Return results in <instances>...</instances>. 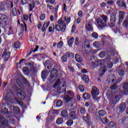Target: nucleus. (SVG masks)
I'll return each instance as SVG.
<instances>
[{"label":"nucleus","mask_w":128,"mask_h":128,"mask_svg":"<svg viewBox=\"0 0 128 128\" xmlns=\"http://www.w3.org/2000/svg\"><path fill=\"white\" fill-rule=\"evenodd\" d=\"M86 28L88 32H94V27L90 23H87L86 24Z\"/></svg>","instance_id":"19"},{"label":"nucleus","mask_w":128,"mask_h":128,"mask_svg":"<svg viewBox=\"0 0 128 128\" xmlns=\"http://www.w3.org/2000/svg\"><path fill=\"white\" fill-rule=\"evenodd\" d=\"M123 88L124 90L123 94L128 96V82L124 83L123 84Z\"/></svg>","instance_id":"17"},{"label":"nucleus","mask_w":128,"mask_h":128,"mask_svg":"<svg viewBox=\"0 0 128 128\" xmlns=\"http://www.w3.org/2000/svg\"><path fill=\"white\" fill-rule=\"evenodd\" d=\"M33 52H34V48H31V50H28L27 52L26 58H28V56H30V54H32Z\"/></svg>","instance_id":"53"},{"label":"nucleus","mask_w":128,"mask_h":128,"mask_svg":"<svg viewBox=\"0 0 128 128\" xmlns=\"http://www.w3.org/2000/svg\"><path fill=\"white\" fill-rule=\"evenodd\" d=\"M29 6H30V8H29L30 12H32L34 10V8H36V2H34V0H32V4H29Z\"/></svg>","instance_id":"25"},{"label":"nucleus","mask_w":128,"mask_h":128,"mask_svg":"<svg viewBox=\"0 0 128 128\" xmlns=\"http://www.w3.org/2000/svg\"><path fill=\"white\" fill-rule=\"evenodd\" d=\"M118 4L120 6H122V8H126V4L124 2V1H118Z\"/></svg>","instance_id":"30"},{"label":"nucleus","mask_w":128,"mask_h":128,"mask_svg":"<svg viewBox=\"0 0 128 128\" xmlns=\"http://www.w3.org/2000/svg\"><path fill=\"white\" fill-rule=\"evenodd\" d=\"M104 60H98L96 62V65L97 66H102L104 64Z\"/></svg>","instance_id":"23"},{"label":"nucleus","mask_w":128,"mask_h":128,"mask_svg":"<svg viewBox=\"0 0 128 128\" xmlns=\"http://www.w3.org/2000/svg\"><path fill=\"white\" fill-rule=\"evenodd\" d=\"M22 72L26 76H28V74H30V70H28V67H24L22 68Z\"/></svg>","instance_id":"27"},{"label":"nucleus","mask_w":128,"mask_h":128,"mask_svg":"<svg viewBox=\"0 0 128 128\" xmlns=\"http://www.w3.org/2000/svg\"><path fill=\"white\" fill-rule=\"evenodd\" d=\"M116 14L114 12L112 13L110 16V22L108 24L110 28H114L116 26Z\"/></svg>","instance_id":"3"},{"label":"nucleus","mask_w":128,"mask_h":128,"mask_svg":"<svg viewBox=\"0 0 128 128\" xmlns=\"http://www.w3.org/2000/svg\"><path fill=\"white\" fill-rule=\"evenodd\" d=\"M106 72V66H104L103 67L100 68V76H102L103 74H104Z\"/></svg>","instance_id":"20"},{"label":"nucleus","mask_w":128,"mask_h":128,"mask_svg":"<svg viewBox=\"0 0 128 128\" xmlns=\"http://www.w3.org/2000/svg\"><path fill=\"white\" fill-rule=\"evenodd\" d=\"M69 116L72 118V120H76V112L72 111L70 112L69 114Z\"/></svg>","instance_id":"24"},{"label":"nucleus","mask_w":128,"mask_h":128,"mask_svg":"<svg viewBox=\"0 0 128 128\" xmlns=\"http://www.w3.org/2000/svg\"><path fill=\"white\" fill-rule=\"evenodd\" d=\"M96 26L100 30H102L104 28H106V24L104 22L102 18H98L96 20Z\"/></svg>","instance_id":"8"},{"label":"nucleus","mask_w":128,"mask_h":128,"mask_svg":"<svg viewBox=\"0 0 128 128\" xmlns=\"http://www.w3.org/2000/svg\"><path fill=\"white\" fill-rule=\"evenodd\" d=\"M122 26L124 28H128V20H124L122 23Z\"/></svg>","instance_id":"46"},{"label":"nucleus","mask_w":128,"mask_h":128,"mask_svg":"<svg viewBox=\"0 0 128 128\" xmlns=\"http://www.w3.org/2000/svg\"><path fill=\"white\" fill-rule=\"evenodd\" d=\"M58 92L59 94H62V92H64L66 91V88H60L58 90Z\"/></svg>","instance_id":"51"},{"label":"nucleus","mask_w":128,"mask_h":128,"mask_svg":"<svg viewBox=\"0 0 128 128\" xmlns=\"http://www.w3.org/2000/svg\"><path fill=\"white\" fill-rule=\"evenodd\" d=\"M74 38L72 37V38H70L68 40V46H72V44H74Z\"/></svg>","instance_id":"36"},{"label":"nucleus","mask_w":128,"mask_h":128,"mask_svg":"<svg viewBox=\"0 0 128 128\" xmlns=\"http://www.w3.org/2000/svg\"><path fill=\"white\" fill-rule=\"evenodd\" d=\"M12 93L8 92L6 94V98H12Z\"/></svg>","instance_id":"63"},{"label":"nucleus","mask_w":128,"mask_h":128,"mask_svg":"<svg viewBox=\"0 0 128 128\" xmlns=\"http://www.w3.org/2000/svg\"><path fill=\"white\" fill-rule=\"evenodd\" d=\"M74 53L66 52L61 57V60L62 62H66L68 58H70V56H74Z\"/></svg>","instance_id":"11"},{"label":"nucleus","mask_w":128,"mask_h":128,"mask_svg":"<svg viewBox=\"0 0 128 128\" xmlns=\"http://www.w3.org/2000/svg\"><path fill=\"white\" fill-rule=\"evenodd\" d=\"M8 22V16L4 14H0V26H5Z\"/></svg>","instance_id":"9"},{"label":"nucleus","mask_w":128,"mask_h":128,"mask_svg":"<svg viewBox=\"0 0 128 128\" xmlns=\"http://www.w3.org/2000/svg\"><path fill=\"white\" fill-rule=\"evenodd\" d=\"M66 124H67L68 126H72L74 124V120H68L66 122Z\"/></svg>","instance_id":"40"},{"label":"nucleus","mask_w":128,"mask_h":128,"mask_svg":"<svg viewBox=\"0 0 128 128\" xmlns=\"http://www.w3.org/2000/svg\"><path fill=\"white\" fill-rule=\"evenodd\" d=\"M44 66L47 70H44L42 72L41 78L43 80H46V78H48V76L50 72L52 70V64L50 63V60H46Z\"/></svg>","instance_id":"1"},{"label":"nucleus","mask_w":128,"mask_h":128,"mask_svg":"<svg viewBox=\"0 0 128 128\" xmlns=\"http://www.w3.org/2000/svg\"><path fill=\"white\" fill-rule=\"evenodd\" d=\"M78 88L81 92H84V86L80 84L78 86Z\"/></svg>","instance_id":"54"},{"label":"nucleus","mask_w":128,"mask_h":128,"mask_svg":"<svg viewBox=\"0 0 128 128\" xmlns=\"http://www.w3.org/2000/svg\"><path fill=\"white\" fill-rule=\"evenodd\" d=\"M118 86H116V83L110 86L112 90H116Z\"/></svg>","instance_id":"56"},{"label":"nucleus","mask_w":128,"mask_h":128,"mask_svg":"<svg viewBox=\"0 0 128 128\" xmlns=\"http://www.w3.org/2000/svg\"><path fill=\"white\" fill-rule=\"evenodd\" d=\"M82 80L84 82L85 84H88L90 82V77H88V76L84 74L82 76Z\"/></svg>","instance_id":"22"},{"label":"nucleus","mask_w":128,"mask_h":128,"mask_svg":"<svg viewBox=\"0 0 128 128\" xmlns=\"http://www.w3.org/2000/svg\"><path fill=\"white\" fill-rule=\"evenodd\" d=\"M75 59L76 62H82V58L80 57V54H76L75 55Z\"/></svg>","instance_id":"28"},{"label":"nucleus","mask_w":128,"mask_h":128,"mask_svg":"<svg viewBox=\"0 0 128 128\" xmlns=\"http://www.w3.org/2000/svg\"><path fill=\"white\" fill-rule=\"evenodd\" d=\"M64 21L62 20V18L59 19L58 20V24H60V26H64Z\"/></svg>","instance_id":"59"},{"label":"nucleus","mask_w":128,"mask_h":128,"mask_svg":"<svg viewBox=\"0 0 128 128\" xmlns=\"http://www.w3.org/2000/svg\"><path fill=\"white\" fill-rule=\"evenodd\" d=\"M6 10V6H4V4H0V11L4 12V10Z\"/></svg>","instance_id":"50"},{"label":"nucleus","mask_w":128,"mask_h":128,"mask_svg":"<svg viewBox=\"0 0 128 128\" xmlns=\"http://www.w3.org/2000/svg\"><path fill=\"white\" fill-rule=\"evenodd\" d=\"M62 46H64V42L62 41H60L57 44V48L60 50V48H62Z\"/></svg>","instance_id":"41"},{"label":"nucleus","mask_w":128,"mask_h":128,"mask_svg":"<svg viewBox=\"0 0 128 128\" xmlns=\"http://www.w3.org/2000/svg\"><path fill=\"white\" fill-rule=\"evenodd\" d=\"M2 58L4 60V62H8L10 58V52H6V49H5L3 52Z\"/></svg>","instance_id":"10"},{"label":"nucleus","mask_w":128,"mask_h":128,"mask_svg":"<svg viewBox=\"0 0 128 128\" xmlns=\"http://www.w3.org/2000/svg\"><path fill=\"white\" fill-rule=\"evenodd\" d=\"M83 119L84 122H86V124H88V126H90L91 124H90V119L88 118V117L86 116H84Z\"/></svg>","instance_id":"35"},{"label":"nucleus","mask_w":128,"mask_h":128,"mask_svg":"<svg viewBox=\"0 0 128 128\" xmlns=\"http://www.w3.org/2000/svg\"><path fill=\"white\" fill-rule=\"evenodd\" d=\"M100 18L102 20H103V22H104L106 24L108 20V16L102 15L101 16Z\"/></svg>","instance_id":"33"},{"label":"nucleus","mask_w":128,"mask_h":128,"mask_svg":"<svg viewBox=\"0 0 128 128\" xmlns=\"http://www.w3.org/2000/svg\"><path fill=\"white\" fill-rule=\"evenodd\" d=\"M126 108V104L125 102L121 103L118 106L116 107V112L118 114H122Z\"/></svg>","instance_id":"4"},{"label":"nucleus","mask_w":128,"mask_h":128,"mask_svg":"<svg viewBox=\"0 0 128 128\" xmlns=\"http://www.w3.org/2000/svg\"><path fill=\"white\" fill-rule=\"evenodd\" d=\"M49 114H58V110L50 109L49 111Z\"/></svg>","instance_id":"57"},{"label":"nucleus","mask_w":128,"mask_h":128,"mask_svg":"<svg viewBox=\"0 0 128 128\" xmlns=\"http://www.w3.org/2000/svg\"><path fill=\"white\" fill-rule=\"evenodd\" d=\"M116 126V124L114 121H111L109 123V126L110 128H114V126Z\"/></svg>","instance_id":"44"},{"label":"nucleus","mask_w":128,"mask_h":128,"mask_svg":"<svg viewBox=\"0 0 128 128\" xmlns=\"http://www.w3.org/2000/svg\"><path fill=\"white\" fill-rule=\"evenodd\" d=\"M28 66H30V71L32 72H36V67H34V66L32 64V63L29 62Z\"/></svg>","instance_id":"29"},{"label":"nucleus","mask_w":128,"mask_h":128,"mask_svg":"<svg viewBox=\"0 0 128 128\" xmlns=\"http://www.w3.org/2000/svg\"><path fill=\"white\" fill-rule=\"evenodd\" d=\"M114 2V0H110L107 1L106 4H108V6H112Z\"/></svg>","instance_id":"61"},{"label":"nucleus","mask_w":128,"mask_h":128,"mask_svg":"<svg viewBox=\"0 0 128 128\" xmlns=\"http://www.w3.org/2000/svg\"><path fill=\"white\" fill-rule=\"evenodd\" d=\"M107 80L109 84H112L114 82V75L110 74L107 78Z\"/></svg>","instance_id":"16"},{"label":"nucleus","mask_w":128,"mask_h":128,"mask_svg":"<svg viewBox=\"0 0 128 128\" xmlns=\"http://www.w3.org/2000/svg\"><path fill=\"white\" fill-rule=\"evenodd\" d=\"M100 120L102 122L103 124H108V118H106V117L101 118Z\"/></svg>","instance_id":"34"},{"label":"nucleus","mask_w":128,"mask_h":128,"mask_svg":"<svg viewBox=\"0 0 128 128\" xmlns=\"http://www.w3.org/2000/svg\"><path fill=\"white\" fill-rule=\"evenodd\" d=\"M56 106L58 108H60L62 106V100H58L56 102Z\"/></svg>","instance_id":"42"},{"label":"nucleus","mask_w":128,"mask_h":128,"mask_svg":"<svg viewBox=\"0 0 128 128\" xmlns=\"http://www.w3.org/2000/svg\"><path fill=\"white\" fill-rule=\"evenodd\" d=\"M40 20H44L46 18V15L42 13L40 15Z\"/></svg>","instance_id":"60"},{"label":"nucleus","mask_w":128,"mask_h":128,"mask_svg":"<svg viewBox=\"0 0 128 128\" xmlns=\"http://www.w3.org/2000/svg\"><path fill=\"white\" fill-rule=\"evenodd\" d=\"M2 112L4 114H8V109L6 108H4L2 110Z\"/></svg>","instance_id":"47"},{"label":"nucleus","mask_w":128,"mask_h":128,"mask_svg":"<svg viewBox=\"0 0 128 128\" xmlns=\"http://www.w3.org/2000/svg\"><path fill=\"white\" fill-rule=\"evenodd\" d=\"M49 26H50V21H48V22H44L41 29L42 32H44V31L46 30V29L48 28Z\"/></svg>","instance_id":"15"},{"label":"nucleus","mask_w":128,"mask_h":128,"mask_svg":"<svg viewBox=\"0 0 128 128\" xmlns=\"http://www.w3.org/2000/svg\"><path fill=\"white\" fill-rule=\"evenodd\" d=\"M20 42L18 41H17L14 42V44H13L12 45V48H16V50H18V48H20Z\"/></svg>","instance_id":"32"},{"label":"nucleus","mask_w":128,"mask_h":128,"mask_svg":"<svg viewBox=\"0 0 128 128\" xmlns=\"http://www.w3.org/2000/svg\"><path fill=\"white\" fill-rule=\"evenodd\" d=\"M126 12L124 11H120L119 12V22L121 24L122 22V20H124V14Z\"/></svg>","instance_id":"14"},{"label":"nucleus","mask_w":128,"mask_h":128,"mask_svg":"<svg viewBox=\"0 0 128 128\" xmlns=\"http://www.w3.org/2000/svg\"><path fill=\"white\" fill-rule=\"evenodd\" d=\"M80 112L82 114H86V108H80Z\"/></svg>","instance_id":"62"},{"label":"nucleus","mask_w":128,"mask_h":128,"mask_svg":"<svg viewBox=\"0 0 128 128\" xmlns=\"http://www.w3.org/2000/svg\"><path fill=\"white\" fill-rule=\"evenodd\" d=\"M91 94L94 100H96V96L100 94V90H98L96 86H93L91 90Z\"/></svg>","instance_id":"5"},{"label":"nucleus","mask_w":128,"mask_h":128,"mask_svg":"<svg viewBox=\"0 0 128 128\" xmlns=\"http://www.w3.org/2000/svg\"><path fill=\"white\" fill-rule=\"evenodd\" d=\"M54 28L56 32H66V24H64L62 27V25L56 24L55 27L53 28V30H54Z\"/></svg>","instance_id":"7"},{"label":"nucleus","mask_w":128,"mask_h":128,"mask_svg":"<svg viewBox=\"0 0 128 128\" xmlns=\"http://www.w3.org/2000/svg\"><path fill=\"white\" fill-rule=\"evenodd\" d=\"M98 56L101 58H104L106 56V52H101L98 54Z\"/></svg>","instance_id":"58"},{"label":"nucleus","mask_w":128,"mask_h":128,"mask_svg":"<svg viewBox=\"0 0 128 128\" xmlns=\"http://www.w3.org/2000/svg\"><path fill=\"white\" fill-rule=\"evenodd\" d=\"M92 38L96 40L98 38V34L96 32H94L92 34Z\"/></svg>","instance_id":"45"},{"label":"nucleus","mask_w":128,"mask_h":128,"mask_svg":"<svg viewBox=\"0 0 128 128\" xmlns=\"http://www.w3.org/2000/svg\"><path fill=\"white\" fill-rule=\"evenodd\" d=\"M14 112L15 114H20V110L18 106H15L14 108Z\"/></svg>","instance_id":"31"},{"label":"nucleus","mask_w":128,"mask_h":128,"mask_svg":"<svg viewBox=\"0 0 128 128\" xmlns=\"http://www.w3.org/2000/svg\"><path fill=\"white\" fill-rule=\"evenodd\" d=\"M64 100L66 102H70L72 100V98H70V96L66 95L64 97Z\"/></svg>","instance_id":"38"},{"label":"nucleus","mask_w":128,"mask_h":128,"mask_svg":"<svg viewBox=\"0 0 128 128\" xmlns=\"http://www.w3.org/2000/svg\"><path fill=\"white\" fill-rule=\"evenodd\" d=\"M56 68V66H55V68L52 70L50 72V74L49 78H48V80L50 82V84H54V82H56V78L58 76V71Z\"/></svg>","instance_id":"2"},{"label":"nucleus","mask_w":128,"mask_h":128,"mask_svg":"<svg viewBox=\"0 0 128 128\" xmlns=\"http://www.w3.org/2000/svg\"><path fill=\"white\" fill-rule=\"evenodd\" d=\"M74 44L75 46H78V44H80V38L78 37H76L74 40Z\"/></svg>","instance_id":"49"},{"label":"nucleus","mask_w":128,"mask_h":128,"mask_svg":"<svg viewBox=\"0 0 128 128\" xmlns=\"http://www.w3.org/2000/svg\"><path fill=\"white\" fill-rule=\"evenodd\" d=\"M106 114V112L104 110H100L98 111V115H96L98 120H100L102 116H104Z\"/></svg>","instance_id":"12"},{"label":"nucleus","mask_w":128,"mask_h":128,"mask_svg":"<svg viewBox=\"0 0 128 128\" xmlns=\"http://www.w3.org/2000/svg\"><path fill=\"white\" fill-rule=\"evenodd\" d=\"M0 124L2 126L3 128H6V126H8V123L6 120H2L0 122Z\"/></svg>","instance_id":"37"},{"label":"nucleus","mask_w":128,"mask_h":128,"mask_svg":"<svg viewBox=\"0 0 128 128\" xmlns=\"http://www.w3.org/2000/svg\"><path fill=\"white\" fill-rule=\"evenodd\" d=\"M118 74L120 76H124V70L123 69H120L118 72Z\"/></svg>","instance_id":"48"},{"label":"nucleus","mask_w":128,"mask_h":128,"mask_svg":"<svg viewBox=\"0 0 128 128\" xmlns=\"http://www.w3.org/2000/svg\"><path fill=\"white\" fill-rule=\"evenodd\" d=\"M62 122H64V118H58L56 121V124H62Z\"/></svg>","instance_id":"39"},{"label":"nucleus","mask_w":128,"mask_h":128,"mask_svg":"<svg viewBox=\"0 0 128 128\" xmlns=\"http://www.w3.org/2000/svg\"><path fill=\"white\" fill-rule=\"evenodd\" d=\"M24 24V26H21L22 28V30H23V32L24 30V28H25V32H28V26H26V22H23Z\"/></svg>","instance_id":"52"},{"label":"nucleus","mask_w":128,"mask_h":128,"mask_svg":"<svg viewBox=\"0 0 128 128\" xmlns=\"http://www.w3.org/2000/svg\"><path fill=\"white\" fill-rule=\"evenodd\" d=\"M12 14L14 16H16L18 15V12L16 11V8H14L12 9Z\"/></svg>","instance_id":"43"},{"label":"nucleus","mask_w":128,"mask_h":128,"mask_svg":"<svg viewBox=\"0 0 128 128\" xmlns=\"http://www.w3.org/2000/svg\"><path fill=\"white\" fill-rule=\"evenodd\" d=\"M21 4H22V6L28 4V0H22Z\"/></svg>","instance_id":"64"},{"label":"nucleus","mask_w":128,"mask_h":128,"mask_svg":"<svg viewBox=\"0 0 128 128\" xmlns=\"http://www.w3.org/2000/svg\"><path fill=\"white\" fill-rule=\"evenodd\" d=\"M105 62L107 64L106 66L108 68H112V66H114V62L110 61V58H106Z\"/></svg>","instance_id":"13"},{"label":"nucleus","mask_w":128,"mask_h":128,"mask_svg":"<svg viewBox=\"0 0 128 128\" xmlns=\"http://www.w3.org/2000/svg\"><path fill=\"white\" fill-rule=\"evenodd\" d=\"M22 80L24 84H25L26 86L28 84H30V82L28 81V80L26 79V78H24V77H23V78H22Z\"/></svg>","instance_id":"55"},{"label":"nucleus","mask_w":128,"mask_h":128,"mask_svg":"<svg viewBox=\"0 0 128 128\" xmlns=\"http://www.w3.org/2000/svg\"><path fill=\"white\" fill-rule=\"evenodd\" d=\"M120 101V97L118 96V95H117L114 96V98L112 100V104L116 106V104L117 102H118Z\"/></svg>","instance_id":"21"},{"label":"nucleus","mask_w":128,"mask_h":128,"mask_svg":"<svg viewBox=\"0 0 128 128\" xmlns=\"http://www.w3.org/2000/svg\"><path fill=\"white\" fill-rule=\"evenodd\" d=\"M61 116L64 118L68 116V110L64 109L61 112Z\"/></svg>","instance_id":"18"},{"label":"nucleus","mask_w":128,"mask_h":128,"mask_svg":"<svg viewBox=\"0 0 128 128\" xmlns=\"http://www.w3.org/2000/svg\"><path fill=\"white\" fill-rule=\"evenodd\" d=\"M82 97L85 100H88L90 98V94L88 92H85L83 94Z\"/></svg>","instance_id":"26"},{"label":"nucleus","mask_w":128,"mask_h":128,"mask_svg":"<svg viewBox=\"0 0 128 128\" xmlns=\"http://www.w3.org/2000/svg\"><path fill=\"white\" fill-rule=\"evenodd\" d=\"M15 92L18 98L20 96V100H24L26 98V93L22 90L20 88H16L15 90Z\"/></svg>","instance_id":"6"}]
</instances>
